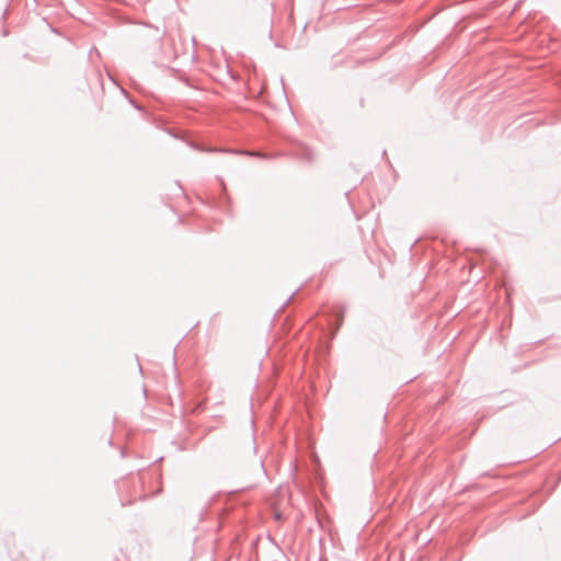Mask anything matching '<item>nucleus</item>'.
Returning <instances> with one entry per match:
<instances>
[{
    "label": "nucleus",
    "mask_w": 561,
    "mask_h": 561,
    "mask_svg": "<svg viewBox=\"0 0 561 561\" xmlns=\"http://www.w3.org/2000/svg\"><path fill=\"white\" fill-rule=\"evenodd\" d=\"M307 159L310 160L311 159V152H307Z\"/></svg>",
    "instance_id": "7ed1b4c3"
},
{
    "label": "nucleus",
    "mask_w": 561,
    "mask_h": 561,
    "mask_svg": "<svg viewBox=\"0 0 561 561\" xmlns=\"http://www.w3.org/2000/svg\"><path fill=\"white\" fill-rule=\"evenodd\" d=\"M202 151H208V152H211V151H215V149H201Z\"/></svg>",
    "instance_id": "f257e3e1"
},
{
    "label": "nucleus",
    "mask_w": 561,
    "mask_h": 561,
    "mask_svg": "<svg viewBox=\"0 0 561 561\" xmlns=\"http://www.w3.org/2000/svg\"><path fill=\"white\" fill-rule=\"evenodd\" d=\"M251 156H257V157H263L262 154L257 153V152H254V153H250Z\"/></svg>",
    "instance_id": "f03ea898"
}]
</instances>
